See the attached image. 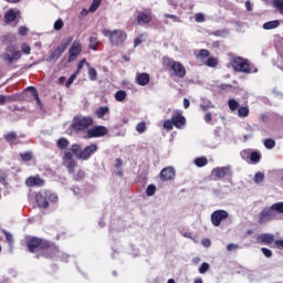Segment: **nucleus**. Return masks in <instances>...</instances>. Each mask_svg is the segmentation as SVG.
<instances>
[{
  "instance_id": "obj_32",
  "label": "nucleus",
  "mask_w": 283,
  "mask_h": 283,
  "mask_svg": "<svg viewBox=\"0 0 283 283\" xmlns=\"http://www.w3.org/2000/svg\"><path fill=\"white\" fill-rule=\"evenodd\" d=\"M20 158L21 160H23V163H30V160L34 159V153L32 151L20 153Z\"/></svg>"
},
{
  "instance_id": "obj_19",
  "label": "nucleus",
  "mask_w": 283,
  "mask_h": 283,
  "mask_svg": "<svg viewBox=\"0 0 283 283\" xmlns=\"http://www.w3.org/2000/svg\"><path fill=\"white\" fill-rule=\"evenodd\" d=\"M21 17V11L15 9H9L4 13V23H13V21H17Z\"/></svg>"
},
{
  "instance_id": "obj_10",
  "label": "nucleus",
  "mask_w": 283,
  "mask_h": 283,
  "mask_svg": "<svg viewBox=\"0 0 283 283\" xmlns=\"http://www.w3.org/2000/svg\"><path fill=\"white\" fill-rule=\"evenodd\" d=\"M92 125H94V119L90 116H86L75 118L72 127L75 129V132H84V129L92 127Z\"/></svg>"
},
{
  "instance_id": "obj_61",
  "label": "nucleus",
  "mask_w": 283,
  "mask_h": 283,
  "mask_svg": "<svg viewBox=\"0 0 283 283\" xmlns=\"http://www.w3.org/2000/svg\"><path fill=\"white\" fill-rule=\"evenodd\" d=\"M201 244L208 249V247H211V240L210 239H203L201 241Z\"/></svg>"
},
{
  "instance_id": "obj_3",
  "label": "nucleus",
  "mask_w": 283,
  "mask_h": 283,
  "mask_svg": "<svg viewBox=\"0 0 283 283\" xmlns=\"http://www.w3.org/2000/svg\"><path fill=\"white\" fill-rule=\"evenodd\" d=\"M161 63L163 67L169 70L174 76H177V78H185L187 76V69H185L182 63L174 61V59L169 56H164Z\"/></svg>"
},
{
  "instance_id": "obj_5",
  "label": "nucleus",
  "mask_w": 283,
  "mask_h": 283,
  "mask_svg": "<svg viewBox=\"0 0 283 283\" xmlns=\"http://www.w3.org/2000/svg\"><path fill=\"white\" fill-rule=\"evenodd\" d=\"M258 244H265L266 247H271L274 242V247L276 249H283V239L275 240V235L271 233H262L256 237Z\"/></svg>"
},
{
  "instance_id": "obj_36",
  "label": "nucleus",
  "mask_w": 283,
  "mask_h": 283,
  "mask_svg": "<svg viewBox=\"0 0 283 283\" xmlns=\"http://www.w3.org/2000/svg\"><path fill=\"white\" fill-rule=\"evenodd\" d=\"M207 67H218V57L208 56V60L205 62Z\"/></svg>"
},
{
  "instance_id": "obj_17",
  "label": "nucleus",
  "mask_w": 283,
  "mask_h": 283,
  "mask_svg": "<svg viewBox=\"0 0 283 283\" xmlns=\"http://www.w3.org/2000/svg\"><path fill=\"white\" fill-rule=\"evenodd\" d=\"M172 123L177 129H182L187 125V118L182 116V112L177 111L172 116Z\"/></svg>"
},
{
  "instance_id": "obj_4",
  "label": "nucleus",
  "mask_w": 283,
  "mask_h": 283,
  "mask_svg": "<svg viewBox=\"0 0 283 283\" xmlns=\"http://www.w3.org/2000/svg\"><path fill=\"white\" fill-rule=\"evenodd\" d=\"M102 34L104 36H107L109 39V43L112 45H123V43H125V41H127V32L120 30V29H116V30H109V29H104L102 31Z\"/></svg>"
},
{
  "instance_id": "obj_42",
  "label": "nucleus",
  "mask_w": 283,
  "mask_h": 283,
  "mask_svg": "<svg viewBox=\"0 0 283 283\" xmlns=\"http://www.w3.org/2000/svg\"><path fill=\"white\" fill-rule=\"evenodd\" d=\"M156 195V186L155 185H148L146 188V196L151 197Z\"/></svg>"
},
{
  "instance_id": "obj_16",
  "label": "nucleus",
  "mask_w": 283,
  "mask_h": 283,
  "mask_svg": "<svg viewBox=\"0 0 283 283\" xmlns=\"http://www.w3.org/2000/svg\"><path fill=\"white\" fill-rule=\"evenodd\" d=\"M154 15L149 11H143L137 14L135 22L137 25H147V23H151Z\"/></svg>"
},
{
  "instance_id": "obj_25",
  "label": "nucleus",
  "mask_w": 283,
  "mask_h": 283,
  "mask_svg": "<svg viewBox=\"0 0 283 283\" xmlns=\"http://www.w3.org/2000/svg\"><path fill=\"white\" fill-rule=\"evenodd\" d=\"M88 48L90 50H98V45L101 44V42L98 41V36H96V34L92 35L90 39H88Z\"/></svg>"
},
{
  "instance_id": "obj_52",
  "label": "nucleus",
  "mask_w": 283,
  "mask_h": 283,
  "mask_svg": "<svg viewBox=\"0 0 283 283\" xmlns=\"http://www.w3.org/2000/svg\"><path fill=\"white\" fill-rule=\"evenodd\" d=\"M63 21L61 19L56 20L54 23V30L59 31V30H63Z\"/></svg>"
},
{
  "instance_id": "obj_8",
  "label": "nucleus",
  "mask_w": 283,
  "mask_h": 283,
  "mask_svg": "<svg viewBox=\"0 0 283 283\" xmlns=\"http://www.w3.org/2000/svg\"><path fill=\"white\" fill-rule=\"evenodd\" d=\"M72 41H74L73 36H69L64 40L61 41L60 45L50 54V60L51 61H59L61 59L63 52L70 48L72 44Z\"/></svg>"
},
{
  "instance_id": "obj_44",
  "label": "nucleus",
  "mask_w": 283,
  "mask_h": 283,
  "mask_svg": "<svg viewBox=\"0 0 283 283\" xmlns=\"http://www.w3.org/2000/svg\"><path fill=\"white\" fill-rule=\"evenodd\" d=\"M254 182H255L256 185H260V182H264V174H262V172H256V174L254 175Z\"/></svg>"
},
{
  "instance_id": "obj_58",
  "label": "nucleus",
  "mask_w": 283,
  "mask_h": 283,
  "mask_svg": "<svg viewBox=\"0 0 283 283\" xmlns=\"http://www.w3.org/2000/svg\"><path fill=\"white\" fill-rule=\"evenodd\" d=\"M19 34H20V36H25L28 34V28L20 27L19 28Z\"/></svg>"
},
{
  "instance_id": "obj_46",
  "label": "nucleus",
  "mask_w": 283,
  "mask_h": 283,
  "mask_svg": "<svg viewBox=\"0 0 283 283\" xmlns=\"http://www.w3.org/2000/svg\"><path fill=\"white\" fill-rule=\"evenodd\" d=\"M174 119H167L164 122V128L168 129V132H171L174 129Z\"/></svg>"
},
{
  "instance_id": "obj_33",
  "label": "nucleus",
  "mask_w": 283,
  "mask_h": 283,
  "mask_svg": "<svg viewBox=\"0 0 283 283\" xmlns=\"http://www.w3.org/2000/svg\"><path fill=\"white\" fill-rule=\"evenodd\" d=\"M17 101V97L14 95H0V105H6V103H14Z\"/></svg>"
},
{
  "instance_id": "obj_2",
  "label": "nucleus",
  "mask_w": 283,
  "mask_h": 283,
  "mask_svg": "<svg viewBox=\"0 0 283 283\" xmlns=\"http://www.w3.org/2000/svg\"><path fill=\"white\" fill-rule=\"evenodd\" d=\"M280 213H283V201L273 203L271 207L263 208L259 213V224H265V222H273V220H280Z\"/></svg>"
},
{
  "instance_id": "obj_53",
  "label": "nucleus",
  "mask_w": 283,
  "mask_h": 283,
  "mask_svg": "<svg viewBox=\"0 0 283 283\" xmlns=\"http://www.w3.org/2000/svg\"><path fill=\"white\" fill-rule=\"evenodd\" d=\"M195 20L197 21V23H205V14L202 13H197L195 15Z\"/></svg>"
},
{
  "instance_id": "obj_51",
  "label": "nucleus",
  "mask_w": 283,
  "mask_h": 283,
  "mask_svg": "<svg viewBox=\"0 0 283 283\" xmlns=\"http://www.w3.org/2000/svg\"><path fill=\"white\" fill-rule=\"evenodd\" d=\"M261 251L266 258H273V251H271L269 248H261Z\"/></svg>"
},
{
  "instance_id": "obj_50",
  "label": "nucleus",
  "mask_w": 283,
  "mask_h": 283,
  "mask_svg": "<svg viewBox=\"0 0 283 283\" xmlns=\"http://www.w3.org/2000/svg\"><path fill=\"white\" fill-rule=\"evenodd\" d=\"M2 233L6 237L7 242H9V244H12L14 242V238L10 234V232L3 230Z\"/></svg>"
},
{
  "instance_id": "obj_26",
  "label": "nucleus",
  "mask_w": 283,
  "mask_h": 283,
  "mask_svg": "<svg viewBox=\"0 0 283 283\" xmlns=\"http://www.w3.org/2000/svg\"><path fill=\"white\" fill-rule=\"evenodd\" d=\"M280 28V20H272L263 24V30H275Z\"/></svg>"
},
{
  "instance_id": "obj_13",
  "label": "nucleus",
  "mask_w": 283,
  "mask_h": 283,
  "mask_svg": "<svg viewBox=\"0 0 283 283\" xmlns=\"http://www.w3.org/2000/svg\"><path fill=\"white\" fill-rule=\"evenodd\" d=\"M109 130L105 126H94L87 130V138H103V136H107Z\"/></svg>"
},
{
  "instance_id": "obj_24",
  "label": "nucleus",
  "mask_w": 283,
  "mask_h": 283,
  "mask_svg": "<svg viewBox=\"0 0 283 283\" xmlns=\"http://www.w3.org/2000/svg\"><path fill=\"white\" fill-rule=\"evenodd\" d=\"M210 52L207 49L196 50L193 52V56L197 59V61H205V59H209Z\"/></svg>"
},
{
  "instance_id": "obj_55",
  "label": "nucleus",
  "mask_w": 283,
  "mask_h": 283,
  "mask_svg": "<svg viewBox=\"0 0 283 283\" xmlns=\"http://www.w3.org/2000/svg\"><path fill=\"white\" fill-rule=\"evenodd\" d=\"M46 198H48L51 202H59V197H57L55 193L46 195Z\"/></svg>"
},
{
  "instance_id": "obj_62",
  "label": "nucleus",
  "mask_w": 283,
  "mask_h": 283,
  "mask_svg": "<svg viewBox=\"0 0 283 283\" xmlns=\"http://www.w3.org/2000/svg\"><path fill=\"white\" fill-rule=\"evenodd\" d=\"M238 249V244L230 243L227 245V251H235Z\"/></svg>"
},
{
  "instance_id": "obj_14",
  "label": "nucleus",
  "mask_w": 283,
  "mask_h": 283,
  "mask_svg": "<svg viewBox=\"0 0 283 283\" xmlns=\"http://www.w3.org/2000/svg\"><path fill=\"white\" fill-rule=\"evenodd\" d=\"M227 218H229V212H227V210H216L211 213V222L213 227H220L222 220H227Z\"/></svg>"
},
{
  "instance_id": "obj_63",
  "label": "nucleus",
  "mask_w": 283,
  "mask_h": 283,
  "mask_svg": "<svg viewBox=\"0 0 283 283\" xmlns=\"http://www.w3.org/2000/svg\"><path fill=\"white\" fill-rule=\"evenodd\" d=\"M115 167H116L117 169H120V167H123V159L117 158L116 161H115Z\"/></svg>"
},
{
  "instance_id": "obj_37",
  "label": "nucleus",
  "mask_w": 283,
  "mask_h": 283,
  "mask_svg": "<svg viewBox=\"0 0 283 283\" xmlns=\"http://www.w3.org/2000/svg\"><path fill=\"white\" fill-rule=\"evenodd\" d=\"M127 98V92L125 91H117L115 93V99L118 101V103H123Z\"/></svg>"
},
{
  "instance_id": "obj_38",
  "label": "nucleus",
  "mask_w": 283,
  "mask_h": 283,
  "mask_svg": "<svg viewBox=\"0 0 283 283\" xmlns=\"http://www.w3.org/2000/svg\"><path fill=\"white\" fill-rule=\"evenodd\" d=\"M228 106H229V109H231V112H235L237 109L240 108V103H238V101L235 99H229Z\"/></svg>"
},
{
  "instance_id": "obj_54",
  "label": "nucleus",
  "mask_w": 283,
  "mask_h": 283,
  "mask_svg": "<svg viewBox=\"0 0 283 283\" xmlns=\"http://www.w3.org/2000/svg\"><path fill=\"white\" fill-rule=\"evenodd\" d=\"M27 90H32L35 101L38 103H41V99L39 98V93H36V88H34V86H29Z\"/></svg>"
},
{
  "instance_id": "obj_34",
  "label": "nucleus",
  "mask_w": 283,
  "mask_h": 283,
  "mask_svg": "<svg viewBox=\"0 0 283 283\" xmlns=\"http://www.w3.org/2000/svg\"><path fill=\"white\" fill-rule=\"evenodd\" d=\"M195 165L196 167H206V165H209V159H207V157H197Z\"/></svg>"
},
{
  "instance_id": "obj_35",
  "label": "nucleus",
  "mask_w": 283,
  "mask_h": 283,
  "mask_svg": "<svg viewBox=\"0 0 283 283\" xmlns=\"http://www.w3.org/2000/svg\"><path fill=\"white\" fill-rule=\"evenodd\" d=\"M69 151H71L72 156H76V158H78V155H80L83 150L81 149V145H78V144H73V145L71 146V149H70Z\"/></svg>"
},
{
  "instance_id": "obj_45",
  "label": "nucleus",
  "mask_w": 283,
  "mask_h": 283,
  "mask_svg": "<svg viewBox=\"0 0 283 283\" xmlns=\"http://www.w3.org/2000/svg\"><path fill=\"white\" fill-rule=\"evenodd\" d=\"M21 50H22L23 54H27V55H30L32 52V48H30V44H28V43H22Z\"/></svg>"
},
{
  "instance_id": "obj_18",
  "label": "nucleus",
  "mask_w": 283,
  "mask_h": 283,
  "mask_svg": "<svg viewBox=\"0 0 283 283\" xmlns=\"http://www.w3.org/2000/svg\"><path fill=\"white\" fill-rule=\"evenodd\" d=\"M174 178H176V170L174 169V167L169 166L160 171V180H163L164 182L174 180Z\"/></svg>"
},
{
  "instance_id": "obj_56",
  "label": "nucleus",
  "mask_w": 283,
  "mask_h": 283,
  "mask_svg": "<svg viewBox=\"0 0 283 283\" xmlns=\"http://www.w3.org/2000/svg\"><path fill=\"white\" fill-rule=\"evenodd\" d=\"M84 178H85V171L78 170V171L76 172L75 180H83Z\"/></svg>"
},
{
  "instance_id": "obj_22",
  "label": "nucleus",
  "mask_w": 283,
  "mask_h": 283,
  "mask_svg": "<svg viewBox=\"0 0 283 283\" xmlns=\"http://www.w3.org/2000/svg\"><path fill=\"white\" fill-rule=\"evenodd\" d=\"M35 202L40 209H48V207H50V203L48 202V195L44 196L41 192L35 195Z\"/></svg>"
},
{
  "instance_id": "obj_15",
  "label": "nucleus",
  "mask_w": 283,
  "mask_h": 283,
  "mask_svg": "<svg viewBox=\"0 0 283 283\" xmlns=\"http://www.w3.org/2000/svg\"><path fill=\"white\" fill-rule=\"evenodd\" d=\"M81 52H83V46L81 45V42L74 41L69 50V63L76 61Z\"/></svg>"
},
{
  "instance_id": "obj_43",
  "label": "nucleus",
  "mask_w": 283,
  "mask_h": 283,
  "mask_svg": "<svg viewBox=\"0 0 283 283\" xmlns=\"http://www.w3.org/2000/svg\"><path fill=\"white\" fill-rule=\"evenodd\" d=\"M264 147H265L266 149H273V147H275V142H274V139L266 138V139L264 140Z\"/></svg>"
},
{
  "instance_id": "obj_11",
  "label": "nucleus",
  "mask_w": 283,
  "mask_h": 283,
  "mask_svg": "<svg viewBox=\"0 0 283 283\" xmlns=\"http://www.w3.org/2000/svg\"><path fill=\"white\" fill-rule=\"evenodd\" d=\"M7 52L8 53L2 54V60L6 61L7 65H12L14 61H19L21 59V51H17L12 45L7 48Z\"/></svg>"
},
{
  "instance_id": "obj_23",
  "label": "nucleus",
  "mask_w": 283,
  "mask_h": 283,
  "mask_svg": "<svg viewBox=\"0 0 283 283\" xmlns=\"http://www.w3.org/2000/svg\"><path fill=\"white\" fill-rule=\"evenodd\" d=\"M150 76L149 73H137L136 74V83L137 85H140L142 87H145V85H149Z\"/></svg>"
},
{
  "instance_id": "obj_7",
  "label": "nucleus",
  "mask_w": 283,
  "mask_h": 283,
  "mask_svg": "<svg viewBox=\"0 0 283 283\" xmlns=\"http://www.w3.org/2000/svg\"><path fill=\"white\" fill-rule=\"evenodd\" d=\"M242 160L249 163L250 165H258L262 160V154L253 149H243L240 151Z\"/></svg>"
},
{
  "instance_id": "obj_60",
  "label": "nucleus",
  "mask_w": 283,
  "mask_h": 283,
  "mask_svg": "<svg viewBox=\"0 0 283 283\" xmlns=\"http://www.w3.org/2000/svg\"><path fill=\"white\" fill-rule=\"evenodd\" d=\"M164 17H165V19H172V21H175V22L179 21L177 15H174V14L165 13Z\"/></svg>"
},
{
  "instance_id": "obj_30",
  "label": "nucleus",
  "mask_w": 283,
  "mask_h": 283,
  "mask_svg": "<svg viewBox=\"0 0 283 283\" xmlns=\"http://www.w3.org/2000/svg\"><path fill=\"white\" fill-rule=\"evenodd\" d=\"M56 146L59 149H67V147H70V140H67V138L61 137L56 142Z\"/></svg>"
},
{
  "instance_id": "obj_64",
  "label": "nucleus",
  "mask_w": 283,
  "mask_h": 283,
  "mask_svg": "<svg viewBox=\"0 0 283 283\" xmlns=\"http://www.w3.org/2000/svg\"><path fill=\"white\" fill-rule=\"evenodd\" d=\"M6 180H8V175H6V174L0 175V182L2 185H6Z\"/></svg>"
},
{
  "instance_id": "obj_21",
  "label": "nucleus",
  "mask_w": 283,
  "mask_h": 283,
  "mask_svg": "<svg viewBox=\"0 0 283 283\" xmlns=\"http://www.w3.org/2000/svg\"><path fill=\"white\" fill-rule=\"evenodd\" d=\"M27 187H43L45 185V180L41 179L39 176H31L25 180Z\"/></svg>"
},
{
  "instance_id": "obj_39",
  "label": "nucleus",
  "mask_w": 283,
  "mask_h": 283,
  "mask_svg": "<svg viewBox=\"0 0 283 283\" xmlns=\"http://www.w3.org/2000/svg\"><path fill=\"white\" fill-rule=\"evenodd\" d=\"M101 3H103V0H93L88 11L96 12L101 8Z\"/></svg>"
},
{
  "instance_id": "obj_57",
  "label": "nucleus",
  "mask_w": 283,
  "mask_h": 283,
  "mask_svg": "<svg viewBox=\"0 0 283 283\" xmlns=\"http://www.w3.org/2000/svg\"><path fill=\"white\" fill-rule=\"evenodd\" d=\"M143 43V35H139L134 40V48H138Z\"/></svg>"
},
{
  "instance_id": "obj_48",
  "label": "nucleus",
  "mask_w": 283,
  "mask_h": 283,
  "mask_svg": "<svg viewBox=\"0 0 283 283\" xmlns=\"http://www.w3.org/2000/svg\"><path fill=\"white\" fill-rule=\"evenodd\" d=\"M76 76H78L76 73H73L66 81L65 87H70L74 81H76Z\"/></svg>"
},
{
  "instance_id": "obj_9",
  "label": "nucleus",
  "mask_w": 283,
  "mask_h": 283,
  "mask_svg": "<svg viewBox=\"0 0 283 283\" xmlns=\"http://www.w3.org/2000/svg\"><path fill=\"white\" fill-rule=\"evenodd\" d=\"M62 165L65 167L69 171V174L74 175L78 163L74 159V155H72V151L65 150L64 155L62 157Z\"/></svg>"
},
{
  "instance_id": "obj_47",
  "label": "nucleus",
  "mask_w": 283,
  "mask_h": 283,
  "mask_svg": "<svg viewBox=\"0 0 283 283\" xmlns=\"http://www.w3.org/2000/svg\"><path fill=\"white\" fill-rule=\"evenodd\" d=\"M209 269H210L209 263L203 262L201 264V266L199 268V273H201V275H202V274L207 273V271H209Z\"/></svg>"
},
{
  "instance_id": "obj_29",
  "label": "nucleus",
  "mask_w": 283,
  "mask_h": 283,
  "mask_svg": "<svg viewBox=\"0 0 283 283\" xmlns=\"http://www.w3.org/2000/svg\"><path fill=\"white\" fill-rule=\"evenodd\" d=\"M17 132H10L7 135H4V140L9 143V145H14V140H17Z\"/></svg>"
},
{
  "instance_id": "obj_31",
  "label": "nucleus",
  "mask_w": 283,
  "mask_h": 283,
  "mask_svg": "<svg viewBox=\"0 0 283 283\" xmlns=\"http://www.w3.org/2000/svg\"><path fill=\"white\" fill-rule=\"evenodd\" d=\"M249 114H250L249 106H239V108H238L239 118H247V116H249Z\"/></svg>"
},
{
  "instance_id": "obj_27",
  "label": "nucleus",
  "mask_w": 283,
  "mask_h": 283,
  "mask_svg": "<svg viewBox=\"0 0 283 283\" xmlns=\"http://www.w3.org/2000/svg\"><path fill=\"white\" fill-rule=\"evenodd\" d=\"M106 114H109L108 106H101L95 111V116H97V118H103Z\"/></svg>"
},
{
  "instance_id": "obj_40",
  "label": "nucleus",
  "mask_w": 283,
  "mask_h": 283,
  "mask_svg": "<svg viewBox=\"0 0 283 283\" xmlns=\"http://www.w3.org/2000/svg\"><path fill=\"white\" fill-rule=\"evenodd\" d=\"M136 132L138 134H145V132H147V124L145 122H142L139 124L136 125Z\"/></svg>"
},
{
  "instance_id": "obj_59",
  "label": "nucleus",
  "mask_w": 283,
  "mask_h": 283,
  "mask_svg": "<svg viewBox=\"0 0 283 283\" xmlns=\"http://www.w3.org/2000/svg\"><path fill=\"white\" fill-rule=\"evenodd\" d=\"M203 119H205L206 123H211V120H213V115H211V113H207L203 116Z\"/></svg>"
},
{
  "instance_id": "obj_28",
  "label": "nucleus",
  "mask_w": 283,
  "mask_h": 283,
  "mask_svg": "<svg viewBox=\"0 0 283 283\" xmlns=\"http://www.w3.org/2000/svg\"><path fill=\"white\" fill-rule=\"evenodd\" d=\"M88 66V78L90 81H97L98 78V72L93 66H90V63H86Z\"/></svg>"
},
{
  "instance_id": "obj_49",
  "label": "nucleus",
  "mask_w": 283,
  "mask_h": 283,
  "mask_svg": "<svg viewBox=\"0 0 283 283\" xmlns=\"http://www.w3.org/2000/svg\"><path fill=\"white\" fill-rule=\"evenodd\" d=\"M85 63H87V60H85V59H83L78 62L75 74H77V75L81 74V70H83V66L85 65Z\"/></svg>"
},
{
  "instance_id": "obj_12",
  "label": "nucleus",
  "mask_w": 283,
  "mask_h": 283,
  "mask_svg": "<svg viewBox=\"0 0 283 283\" xmlns=\"http://www.w3.org/2000/svg\"><path fill=\"white\" fill-rule=\"evenodd\" d=\"M97 151H98V145L91 144V145L84 147V149H82V151L77 155V159L78 160H90V158H92V156H94V154Z\"/></svg>"
},
{
  "instance_id": "obj_41",
  "label": "nucleus",
  "mask_w": 283,
  "mask_h": 283,
  "mask_svg": "<svg viewBox=\"0 0 283 283\" xmlns=\"http://www.w3.org/2000/svg\"><path fill=\"white\" fill-rule=\"evenodd\" d=\"M273 8H276L280 14L283 15V0H273Z\"/></svg>"
},
{
  "instance_id": "obj_1",
  "label": "nucleus",
  "mask_w": 283,
  "mask_h": 283,
  "mask_svg": "<svg viewBox=\"0 0 283 283\" xmlns=\"http://www.w3.org/2000/svg\"><path fill=\"white\" fill-rule=\"evenodd\" d=\"M27 249L29 253H40L36 254L38 260L39 258L52 259L59 255V248L54 242L39 237L29 238L27 240Z\"/></svg>"
},
{
  "instance_id": "obj_20",
  "label": "nucleus",
  "mask_w": 283,
  "mask_h": 283,
  "mask_svg": "<svg viewBox=\"0 0 283 283\" xmlns=\"http://www.w3.org/2000/svg\"><path fill=\"white\" fill-rule=\"evenodd\" d=\"M231 174V167L226 166V167H217L214 169H212V176H214V178H226V176H229Z\"/></svg>"
},
{
  "instance_id": "obj_6",
  "label": "nucleus",
  "mask_w": 283,
  "mask_h": 283,
  "mask_svg": "<svg viewBox=\"0 0 283 283\" xmlns=\"http://www.w3.org/2000/svg\"><path fill=\"white\" fill-rule=\"evenodd\" d=\"M234 72H242L243 74H251V64L249 60H244L240 56L233 57L230 62Z\"/></svg>"
}]
</instances>
